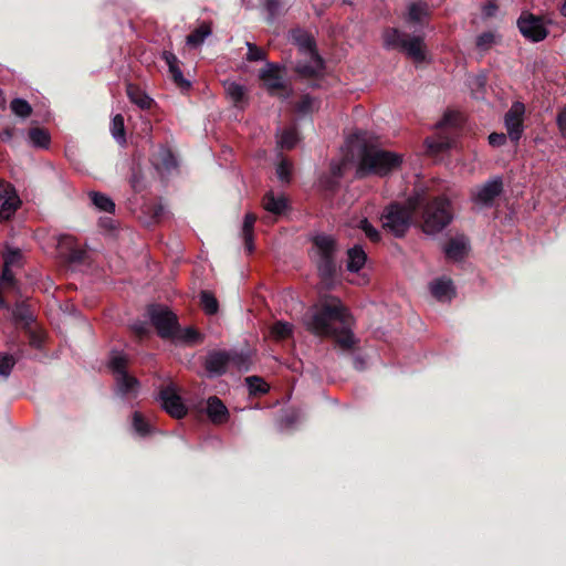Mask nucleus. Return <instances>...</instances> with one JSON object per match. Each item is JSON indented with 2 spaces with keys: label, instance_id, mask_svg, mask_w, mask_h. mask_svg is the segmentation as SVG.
Segmentation results:
<instances>
[{
  "label": "nucleus",
  "instance_id": "nucleus-1",
  "mask_svg": "<svg viewBox=\"0 0 566 566\" xmlns=\"http://www.w3.org/2000/svg\"><path fill=\"white\" fill-rule=\"evenodd\" d=\"M305 323L314 334L332 336L344 350L355 345L352 332L353 316L338 298L325 301L319 307L307 313Z\"/></svg>",
  "mask_w": 566,
  "mask_h": 566
},
{
  "label": "nucleus",
  "instance_id": "nucleus-2",
  "mask_svg": "<svg viewBox=\"0 0 566 566\" xmlns=\"http://www.w3.org/2000/svg\"><path fill=\"white\" fill-rule=\"evenodd\" d=\"M313 258L322 280L329 286L336 274V253L338 251L336 240L328 234H316L313 238Z\"/></svg>",
  "mask_w": 566,
  "mask_h": 566
},
{
  "label": "nucleus",
  "instance_id": "nucleus-3",
  "mask_svg": "<svg viewBox=\"0 0 566 566\" xmlns=\"http://www.w3.org/2000/svg\"><path fill=\"white\" fill-rule=\"evenodd\" d=\"M401 161V156L396 153L376 147H366L360 157L357 176L364 177L368 174L385 176L397 169Z\"/></svg>",
  "mask_w": 566,
  "mask_h": 566
},
{
  "label": "nucleus",
  "instance_id": "nucleus-4",
  "mask_svg": "<svg viewBox=\"0 0 566 566\" xmlns=\"http://www.w3.org/2000/svg\"><path fill=\"white\" fill-rule=\"evenodd\" d=\"M289 39L303 53L304 60L296 63L295 70L303 76H316L323 70V60L315 51L313 38L302 29L292 30Z\"/></svg>",
  "mask_w": 566,
  "mask_h": 566
},
{
  "label": "nucleus",
  "instance_id": "nucleus-5",
  "mask_svg": "<svg viewBox=\"0 0 566 566\" xmlns=\"http://www.w3.org/2000/svg\"><path fill=\"white\" fill-rule=\"evenodd\" d=\"M127 357L120 352H112L108 366L114 375L115 394L125 400H132L139 392V381L126 371Z\"/></svg>",
  "mask_w": 566,
  "mask_h": 566
},
{
  "label": "nucleus",
  "instance_id": "nucleus-6",
  "mask_svg": "<svg viewBox=\"0 0 566 566\" xmlns=\"http://www.w3.org/2000/svg\"><path fill=\"white\" fill-rule=\"evenodd\" d=\"M417 205L418 199H410L407 205L395 202L386 207L381 214L382 228L396 237H402L411 224Z\"/></svg>",
  "mask_w": 566,
  "mask_h": 566
},
{
  "label": "nucleus",
  "instance_id": "nucleus-7",
  "mask_svg": "<svg viewBox=\"0 0 566 566\" xmlns=\"http://www.w3.org/2000/svg\"><path fill=\"white\" fill-rule=\"evenodd\" d=\"M453 219L450 201L444 197H437L423 210L422 230L427 234L442 231Z\"/></svg>",
  "mask_w": 566,
  "mask_h": 566
},
{
  "label": "nucleus",
  "instance_id": "nucleus-8",
  "mask_svg": "<svg viewBox=\"0 0 566 566\" xmlns=\"http://www.w3.org/2000/svg\"><path fill=\"white\" fill-rule=\"evenodd\" d=\"M384 42L387 48L401 49L416 63L426 60L423 38L420 35H409L397 29H390L385 32Z\"/></svg>",
  "mask_w": 566,
  "mask_h": 566
},
{
  "label": "nucleus",
  "instance_id": "nucleus-9",
  "mask_svg": "<svg viewBox=\"0 0 566 566\" xmlns=\"http://www.w3.org/2000/svg\"><path fill=\"white\" fill-rule=\"evenodd\" d=\"M230 365L237 366L239 369L245 368V358L235 353L227 350H214L207 355L206 369L209 377H218L226 373Z\"/></svg>",
  "mask_w": 566,
  "mask_h": 566
},
{
  "label": "nucleus",
  "instance_id": "nucleus-10",
  "mask_svg": "<svg viewBox=\"0 0 566 566\" xmlns=\"http://www.w3.org/2000/svg\"><path fill=\"white\" fill-rule=\"evenodd\" d=\"M150 322L156 327L158 334L163 338L174 335L178 325V318L167 306L153 304L147 310Z\"/></svg>",
  "mask_w": 566,
  "mask_h": 566
},
{
  "label": "nucleus",
  "instance_id": "nucleus-11",
  "mask_svg": "<svg viewBox=\"0 0 566 566\" xmlns=\"http://www.w3.org/2000/svg\"><path fill=\"white\" fill-rule=\"evenodd\" d=\"M503 191V181L501 177H494L483 185L471 189V201L479 208H490L495 199Z\"/></svg>",
  "mask_w": 566,
  "mask_h": 566
},
{
  "label": "nucleus",
  "instance_id": "nucleus-12",
  "mask_svg": "<svg viewBox=\"0 0 566 566\" xmlns=\"http://www.w3.org/2000/svg\"><path fill=\"white\" fill-rule=\"evenodd\" d=\"M260 78L264 82L270 94L282 99H286L291 96L292 90L287 87L277 64L266 63L260 71Z\"/></svg>",
  "mask_w": 566,
  "mask_h": 566
},
{
  "label": "nucleus",
  "instance_id": "nucleus-13",
  "mask_svg": "<svg viewBox=\"0 0 566 566\" xmlns=\"http://www.w3.org/2000/svg\"><path fill=\"white\" fill-rule=\"evenodd\" d=\"M524 114L525 106L521 102L512 104L511 108L504 116V126L507 132V136L514 143H517L524 132Z\"/></svg>",
  "mask_w": 566,
  "mask_h": 566
},
{
  "label": "nucleus",
  "instance_id": "nucleus-14",
  "mask_svg": "<svg viewBox=\"0 0 566 566\" xmlns=\"http://www.w3.org/2000/svg\"><path fill=\"white\" fill-rule=\"evenodd\" d=\"M517 27L522 35L532 42H539L548 34L543 20L533 14H522L517 20Z\"/></svg>",
  "mask_w": 566,
  "mask_h": 566
},
{
  "label": "nucleus",
  "instance_id": "nucleus-15",
  "mask_svg": "<svg viewBox=\"0 0 566 566\" xmlns=\"http://www.w3.org/2000/svg\"><path fill=\"white\" fill-rule=\"evenodd\" d=\"M163 409L171 417L180 419L187 415V408L172 385L164 387L158 395Z\"/></svg>",
  "mask_w": 566,
  "mask_h": 566
},
{
  "label": "nucleus",
  "instance_id": "nucleus-16",
  "mask_svg": "<svg viewBox=\"0 0 566 566\" xmlns=\"http://www.w3.org/2000/svg\"><path fill=\"white\" fill-rule=\"evenodd\" d=\"M429 289L432 296L439 302H450L455 295L453 282L447 276L433 280Z\"/></svg>",
  "mask_w": 566,
  "mask_h": 566
},
{
  "label": "nucleus",
  "instance_id": "nucleus-17",
  "mask_svg": "<svg viewBox=\"0 0 566 566\" xmlns=\"http://www.w3.org/2000/svg\"><path fill=\"white\" fill-rule=\"evenodd\" d=\"M163 59L168 66V72L174 83L181 90L189 88L190 82L184 76L177 56L172 52L164 51Z\"/></svg>",
  "mask_w": 566,
  "mask_h": 566
},
{
  "label": "nucleus",
  "instance_id": "nucleus-18",
  "mask_svg": "<svg viewBox=\"0 0 566 566\" xmlns=\"http://www.w3.org/2000/svg\"><path fill=\"white\" fill-rule=\"evenodd\" d=\"M469 251V241L464 235H457L443 247V252L449 260L461 261Z\"/></svg>",
  "mask_w": 566,
  "mask_h": 566
},
{
  "label": "nucleus",
  "instance_id": "nucleus-19",
  "mask_svg": "<svg viewBox=\"0 0 566 566\" xmlns=\"http://www.w3.org/2000/svg\"><path fill=\"white\" fill-rule=\"evenodd\" d=\"M206 411L209 419L216 424L224 423L229 419L228 408L221 399L216 396L208 398Z\"/></svg>",
  "mask_w": 566,
  "mask_h": 566
},
{
  "label": "nucleus",
  "instance_id": "nucleus-20",
  "mask_svg": "<svg viewBox=\"0 0 566 566\" xmlns=\"http://www.w3.org/2000/svg\"><path fill=\"white\" fill-rule=\"evenodd\" d=\"M154 165L160 172L170 174L177 168V159L168 148H160L154 157Z\"/></svg>",
  "mask_w": 566,
  "mask_h": 566
},
{
  "label": "nucleus",
  "instance_id": "nucleus-21",
  "mask_svg": "<svg viewBox=\"0 0 566 566\" xmlns=\"http://www.w3.org/2000/svg\"><path fill=\"white\" fill-rule=\"evenodd\" d=\"M263 208L272 214H281L287 208V200L282 193L274 195L273 191H269L263 198Z\"/></svg>",
  "mask_w": 566,
  "mask_h": 566
},
{
  "label": "nucleus",
  "instance_id": "nucleus-22",
  "mask_svg": "<svg viewBox=\"0 0 566 566\" xmlns=\"http://www.w3.org/2000/svg\"><path fill=\"white\" fill-rule=\"evenodd\" d=\"M367 255L359 245H355L347 251V270L358 272L366 263Z\"/></svg>",
  "mask_w": 566,
  "mask_h": 566
},
{
  "label": "nucleus",
  "instance_id": "nucleus-23",
  "mask_svg": "<svg viewBox=\"0 0 566 566\" xmlns=\"http://www.w3.org/2000/svg\"><path fill=\"white\" fill-rule=\"evenodd\" d=\"M169 339L185 344H197L201 342L202 337L195 328L186 327L181 329L178 324Z\"/></svg>",
  "mask_w": 566,
  "mask_h": 566
},
{
  "label": "nucleus",
  "instance_id": "nucleus-24",
  "mask_svg": "<svg viewBox=\"0 0 566 566\" xmlns=\"http://www.w3.org/2000/svg\"><path fill=\"white\" fill-rule=\"evenodd\" d=\"M429 17V8L423 2H412L408 7L407 21L415 24H422Z\"/></svg>",
  "mask_w": 566,
  "mask_h": 566
},
{
  "label": "nucleus",
  "instance_id": "nucleus-25",
  "mask_svg": "<svg viewBox=\"0 0 566 566\" xmlns=\"http://www.w3.org/2000/svg\"><path fill=\"white\" fill-rule=\"evenodd\" d=\"M346 165L347 163L344 159L331 163V176L322 180L325 188L333 190L338 185V180L343 176Z\"/></svg>",
  "mask_w": 566,
  "mask_h": 566
},
{
  "label": "nucleus",
  "instance_id": "nucleus-26",
  "mask_svg": "<svg viewBox=\"0 0 566 566\" xmlns=\"http://www.w3.org/2000/svg\"><path fill=\"white\" fill-rule=\"evenodd\" d=\"M132 428L140 438H145L154 431L153 426L138 411H135L132 416Z\"/></svg>",
  "mask_w": 566,
  "mask_h": 566
},
{
  "label": "nucleus",
  "instance_id": "nucleus-27",
  "mask_svg": "<svg viewBox=\"0 0 566 566\" xmlns=\"http://www.w3.org/2000/svg\"><path fill=\"white\" fill-rule=\"evenodd\" d=\"M224 90L235 106L241 105L245 101L247 88L237 82H224Z\"/></svg>",
  "mask_w": 566,
  "mask_h": 566
},
{
  "label": "nucleus",
  "instance_id": "nucleus-28",
  "mask_svg": "<svg viewBox=\"0 0 566 566\" xmlns=\"http://www.w3.org/2000/svg\"><path fill=\"white\" fill-rule=\"evenodd\" d=\"M256 217L253 213H247L243 221L242 227V235L244 240V245L248 252H252L254 250L253 245V227L255 223Z\"/></svg>",
  "mask_w": 566,
  "mask_h": 566
},
{
  "label": "nucleus",
  "instance_id": "nucleus-29",
  "mask_svg": "<svg viewBox=\"0 0 566 566\" xmlns=\"http://www.w3.org/2000/svg\"><path fill=\"white\" fill-rule=\"evenodd\" d=\"M28 137L31 146L35 148H48L50 145V135L42 128H31L29 130Z\"/></svg>",
  "mask_w": 566,
  "mask_h": 566
},
{
  "label": "nucleus",
  "instance_id": "nucleus-30",
  "mask_svg": "<svg viewBox=\"0 0 566 566\" xmlns=\"http://www.w3.org/2000/svg\"><path fill=\"white\" fill-rule=\"evenodd\" d=\"M424 144L427 147V151L432 155H436L448 149L451 146V140L447 136H439L437 138L428 137Z\"/></svg>",
  "mask_w": 566,
  "mask_h": 566
},
{
  "label": "nucleus",
  "instance_id": "nucleus-31",
  "mask_svg": "<svg viewBox=\"0 0 566 566\" xmlns=\"http://www.w3.org/2000/svg\"><path fill=\"white\" fill-rule=\"evenodd\" d=\"M90 198L92 203L101 211L105 212H114L115 210V203L113 200L101 192L92 191L90 192Z\"/></svg>",
  "mask_w": 566,
  "mask_h": 566
},
{
  "label": "nucleus",
  "instance_id": "nucleus-32",
  "mask_svg": "<svg viewBox=\"0 0 566 566\" xmlns=\"http://www.w3.org/2000/svg\"><path fill=\"white\" fill-rule=\"evenodd\" d=\"M318 101L310 95H303L295 106V111L301 116H306L318 109Z\"/></svg>",
  "mask_w": 566,
  "mask_h": 566
},
{
  "label": "nucleus",
  "instance_id": "nucleus-33",
  "mask_svg": "<svg viewBox=\"0 0 566 566\" xmlns=\"http://www.w3.org/2000/svg\"><path fill=\"white\" fill-rule=\"evenodd\" d=\"M20 205L21 200L19 197H10L9 199L3 200L0 208V221L9 220L18 210Z\"/></svg>",
  "mask_w": 566,
  "mask_h": 566
},
{
  "label": "nucleus",
  "instance_id": "nucleus-34",
  "mask_svg": "<svg viewBox=\"0 0 566 566\" xmlns=\"http://www.w3.org/2000/svg\"><path fill=\"white\" fill-rule=\"evenodd\" d=\"M293 332V325L287 322L279 321L271 327V336L274 339L281 340L290 337Z\"/></svg>",
  "mask_w": 566,
  "mask_h": 566
},
{
  "label": "nucleus",
  "instance_id": "nucleus-35",
  "mask_svg": "<svg viewBox=\"0 0 566 566\" xmlns=\"http://www.w3.org/2000/svg\"><path fill=\"white\" fill-rule=\"evenodd\" d=\"M298 142V134L294 127L282 130L279 136V145L283 148L291 149Z\"/></svg>",
  "mask_w": 566,
  "mask_h": 566
},
{
  "label": "nucleus",
  "instance_id": "nucleus-36",
  "mask_svg": "<svg viewBox=\"0 0 566 566\" xmlns=\"http://www.w3.org/2000/svg\"><path fill=\"white\" fill-rule=\"evenodd\" d=\"M111 132H112L114 139L117 143L124 144L126 142L124 117L120 114H117L113 117L112 125H111Z\"/></svg>",
  "mask_w": 566,
  "mask_h": 566
},
{
  "label": "nucleus",
  "instance_id": "nucleus-37",
  "mask_svg": "<svg viewBox=\"0 0 566 566\" xmlns=\"http://www.w3.org/2000/svg\"><path fill=\"white\" fill-rule=\"evenodd\" d=\"M210 33L211 30L208 25H200L187 36V44L196 48L200 45L206 40V38L210 35Z\"/></svg>",
  "mask_w": 566,
  "mask_h": 566
},
{
  "label": "nucleus",
  "instance_id": "nucleus-38",
  "mask_svg": "<svg viewBox=\"0 0 566 566\" xmlns=\"http://www.w3.org/2000/svg\"><path fill=\"white\" fill-rule=\"evenodd\" d=\"M469 87L474 98L483 97V91L486 84V77L483 74L470 76L468 80Z\"/></svg>",
  "mask_w": 566,
  "mask_h": 566
},
{
  "label": "nucleus",
  "instance_id": "nucleus-39",
  "mask_svg": "<svg viewBox=\"0 0 566 566\" xmlns=\"http://www.w3.org/2000/svg\"><path fill=\"white\" fill-rule=\"evenodd\" d=\"M22 258L21 250L19 248L11 247L7 244L3 251V264L7 268H11L17 265Z\"/></svg>",
  "mask_w": 566,
  "mask_h": 566
},
{
  "label": "nucleus",
  "instance_id": "nucleus-40",
  "mask_svg": "<svg viewBox=\"0 0 566 566\" xmlns=\"http://www.w3.org/2000/svg\"><path fill=\"white\" fill-rule=\"evenodd\" d=\"M245 382L250 394L252 395H262L268 392L269 390L268 384L260 377L250 376L245 378Z\"/></svg>",
  "mask_w": 566,
  "mask_h": 566
},
{
  "label": "nucleus",
  "instance_id": "nucleus-41",
  "mask_svg": "<svg viewBox=\"0 0 566 566\" xmlns=\"http://www.w3.org/2000/svg\"><path fill=\"white\" fill-rule=\"evenodd\" d=\"M200 302L207 314L213 315L218 312V301L210 292L202 291L200 293Z\"/></svg>",
  "mask_w": 566,
  "mask_h": 566
},
{
  "label": "nucleus",
  "instance_id": "nucleus-42",
  "mask_svg": "<svg viewBox=\"0 0 566 566\" xmlns=\"http://www.w3.org/2000/svg\"><path fill=\"white\" fill-rule=\"evenodd\" d=\"M128 96L130 98V101L138 105L140 108L145 109V108H149L151 106V103H153V99L145 95L144 93L133 88V87H128Z\"/></svg>",
  "mask_w": 566,
  "mask_h": 566
},
{
  "label": "nucleus",
  "instance_id": "nucleus-43",
  "mask_svg": "<svg viewBox=\"0 0 566 566\" xmlns=\"http://www.w3.org/2000/svg\"><path fill=\"white\" fill-rule=\"evenodd\" d=\"M11 111L19 117L27 118L31 115L32 108L30 104L22 98H14L10 104Z\"/></svg>",
  "mask_w": 566,
  "mask_h": 566
},
{
  "label": "nucleus",
  "instance_id": "nucleus-44",
  "mask_svg": "<svg viewBox=\"0 0 566 566\" xmlns=\"http://www.w3.org/2000/svg\"><path fill=\"white\" fill-rule=\"evenodd\" d=\"M357 227L364 231L366 237L371 241L376 242L380 239L379 231L368 221V219L363 218L358 221Z\"/></svg>",
  "mask_w": 566,
  "mask_h": 566
},
{
  "label": "nucleus",
  "instance_id": "nucleus-45",
  "mask_svg": "<svg viewBox=\"0 0 566 566\" xmlns=\"http://www.w3.org/2000/svg\"><path fill=\"white\" fill-rule=\"evenodd\" d=\"M495 39L496 35L494 32H483L476 38V46L481 51H488L495 43Z\"/></svg>",
  "mask_w": 566,
  "mask_h": 566
},
{
  "label": "nucleus",
  "instance_id": "nucleus-46",
  "mask_svg": "<svg viewBox=\"0 0 566 566\" xmlns=\"http://www.w3.org/2000/svg\"><path fill=\"white\" fill-rule=\"evenodd\" d=\"M292 174V165L289 160L282 159L276 166V176L282 182H289Z\"/></svg>",
  "mask_w": 566,
  "mask_h": 566
},
{
  "label": "nucleus",
  "instance_id": "nucleus-47",
  "mask_svg": "<svg viewBox=\"0 0 566 566\" xmlns=\"http://www.w3.org/2000/svg\"><path fill=\"white\" fill-rule=\"evenodd\" d=\"M15 364L11 355L0 353V376L7 378Z\"/></svg>",
  "mask_w": 566,
  "mask_h": 566
},
{
  "label": "nucleus",
  "instance_id": "nucleus-48",
  "mask_svg": "<svg viewBox=\"0 0 566 566\" xmlns=\"http://www.w3.org/2000/svg\"><path fill=\"white\" fill-rule=\"evenodd\" d=\"M264 6L269 14V21L273 22L276 17L282 14V6L279 0H264Z\"/></svg>",
  "mask_w": 566,
  "mask_h": 566
},
{
  "label": "nucleus",
  "instance_id": "nucleus-49",
  "mask_svg": "<svg viewBox=\"0 0 566 566\" xmlns=\"http://www.w3.org/2000/svg\"><path fill=\"white\" fill-rule=\"evenodd\" d=\"M248 53H247V60L248 61H264L265 60V52L258 48L255 44L251 42H247Z\"/></svg>",
  "mask_w": 566,
  "mask_h": 566
},
{
  "label": "nucleus",
  "instance_id": "nucleus-50",
  "mask_svg": "<svg viewBox=\"0 0 566 566\" xmlns=\"http://www.w3.org/2000/svg\"><path fill=\"white\" fill-rule=\"evenodd\" d=\"M13 316L17 321L28 324L32 321V315L24 304H19L13 310Z\"/></svg>",
  "mask_w": 566,
  "mask_h": 566
},
{
  "label": "nucleus",
  "instance_id": "nucleus-51",
  "mask_svg": "<svg viewBox=\"0 0 566 566\" xmlns=\"http://www.w3.org/2000/svg\"><path fill=\"white\" fill-rule=\"evenodd\" d=\"M67 245V237H63L59 239L57 241V253L56 256L63 259L65 262H69L71 260V254L69 252Z\"/></svg>",
  "mask_w": 566,
  "mask_h": 566
},
{
  "label": "nucleus",
  "instance_id": "nucleus-52",
  "mask_svg": "<svg viewBox=\"0 0 566 566\" xmlns=\"http://www.w3.org/2000/svg\"><path fill=\"white\" fill-rule=\"evenodd\" d=\"M457 123V114L447 112L443 117L436 124L437 129H443L449 126H453Z\"/></svg>",
  "mask_w": 566,
  "mask_h": 566
},
{
  "label": "nucleus",
  "instance_id": "nucleus-53",
  "mask_svg": "<svg viewBox=\"0 0 566 566\" xmlns=\"http://www.w3.org/2000/svg\"><path fill=\"white\" fill-rule=\"evenodd\" d=\"M2 282L8 283V284L14 283L13 274L10 271V268H7V265H4V264H3L2 275L0 276V283H2ZM6 306H7L6 302L0 296V307H6Z\"/></svg>",
  "mask_w": 566,
  "mask_h": 566
},
{
  "label": "nucleus",
  "instance_id": "nucleus-54",
  "mask_svg": "<svg viewBox=\"0 0 566 566\" xmlns=\"http://www.w3.org/2000/svg\"><path fill=\"white\" fill-rule=\"evenodd\" d=\"M10 197H18L15 189L7 182H0V199L3 201Z\"/></svg>",
  "mask_w": 566,
  "mask_h": 566
},
{
  "label": "nucleus",
  "instance_id": "nucleus-55",
  "mask_svg": "<svg viewBox=\"0 0 566 566\" xmlns=\"http://www.w3.org/2000/svg\"><path fill=\"white\" fill-rule=\"evenodd\" d=\"M506 142V135L503 133H492L489 136V143L493 147H500Z\"/></svg>",
  "mask_w": 566,
  "mask_h": 566
},
{
  "label": "nucleus",
  "instance_id": "nucleus-56",
  "mask_svg": "<svg viewBox=\"0 0 566 566\" xmlns=\"http://www.w3.org/2000/svg\"><path fill=\"white\" fill-rule=\"evenodd\" d=\"M497 9V4L494 1H489L483 6L482 13L485 18H491L496 14Z\"/></svg>",
  "mask_w": 566,
  "mask_h": 566
},
{
  "label": "nucleus",
  "instance_id": "nucleus-57",
  "mask_svg": "<svg viewBox=\"0 0 566 566\" xmlns=\"http://www.w3.org/2000/svg\"><path fill=\"white\" fill-rule=\"evenodd\" d=\"M73 326L83 327V328L90 327L87 322L85 321V318L81 314H76L74 310H73Z\"/></svg>",
  "mask_w": 566,
  "mask_h": 566
},
{
  "label": "nucleus",
  "instance_id": "nucleus-58",
  "mask_svg": "<svg viewBox=\"0 0 566 566\" xmlns=\"http://www.w3.org/2000/svg\"><path fill=\"white\" fill-rule=\"evenodd\" d=\"M557 124L562 136L566 139V112H563L557 116Z\"/></svg>",
  "mask_w": 566,
  "mask_h": 566
},
{
  "label": "nucleus",
  "instance_id": "nucleus-59",
  "mask_svg": "<svg viewBox=\"0 0 566 566\" xmlns=\"http://www.w3.org/2000/svg\"><path fill=\"white\" fill-rule=\"evenodd\" d=\"M85 256H86V252L85 251H82V250H77L74 245H73V254H72V258H73V265L77 262H82L85 260Z\"/></svg>",
  "mask_w": 566,
  "mask_h": 566
},
{
  "label": "nucleus",
  "instance_id": "nucleus-60",
  "mask_svg": "<svg viewBox=\"0 0 566 566\" xmlns=\"http://www.w3.org/2000/svg\"><path fill=\"white\" fill-rule=\"evenodd\" d=\"M364 365H365V363H364V359H363L361 357L356 356V357L354 358V367H355L356 369H358V370L364 369Z\"/></svg>",
  "mask_w": 566,
  "mask_h": 566
},
{
  "label": "nucleus",
  "instance_id": "nucleus-61",
  "mask_svg": "<svg viewBox=\"0 0 566 566\" xmlns=\"http://www.w3.org/2000/svg\"><path fill=\"white\" fill-rule=\"evenodd\" d=\"M134 329L138 333V334H144L146 333V325L144 323H138V324H135L134 325Z\"/></svg>",
  "mask_w": 566,
  "mask_h": 566
},
{
  "label": "nucleus",
  "instance_id": "nucleus-62",
  "mask_svg": "<svg viewBox=\"0 0 566 566\" xmlns=\"http://www.w3.org/2000/svg\"><path fill=\"white\" fill-rule=\"evenodd\" d=\"M2 136L3 140H9L12 137V132L7 129L3 132Z\"/></svg>",
  "mask_w": 566,
  "mask_h": 566
},
{
  "label": "nucleus",
  "instance_id": "nucleus-63",
  "mask_svg": "<svg viewBox=\"0 0 566 566\" xmlns=\"http://www.w3.org/2000/svg\"><path fill=\"white\" fill-rule=\"evenodd\" d=\"M560 13L566 17V0L565 2L563 3L562 8H560Z\"/></svg>",
  "mask_w": 566,
  "mask_h": 566
},
{
  "label": "nucleus",
  "instance_id": "nucleus-64",
  "mask_svg": "<svg viewBox=\"0 0 566 566\" xmlns=\"http://www.w3.org/2000/svg\"><path fill=\"white\" fill-rule=\"evenodd\" d=\"M4 103H6V99H4L2 91L0 90V106H3Z\"/></svg>",
  "mask_w": 566,
  "mask_h": 566
}]
</instances>
